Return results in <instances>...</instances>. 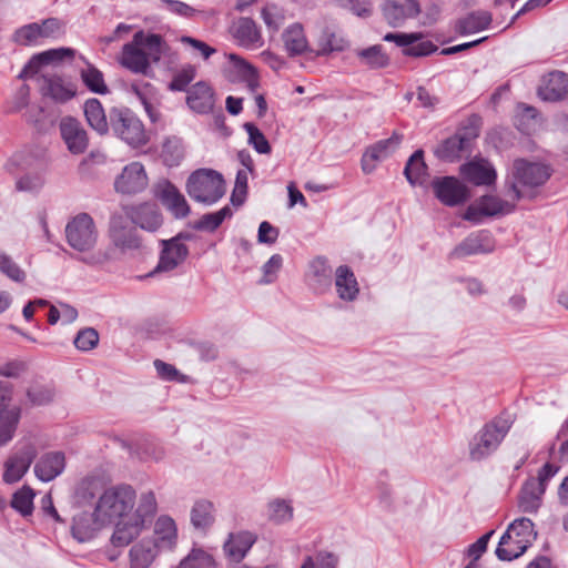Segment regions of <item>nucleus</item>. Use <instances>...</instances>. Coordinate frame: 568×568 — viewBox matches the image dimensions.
I'll use <instances>...</instances> for the list:
<instances>
[{
	"mask_svg": "<svg viewBox=\"0 0 568 568\" xmlns=\"http://www.w3.org/2000/svg\"><path fill=\"white\" fill-rule=\"evenodd\" d=\"M233 37L246 48L262 45V37L256 23L250 18H240L232 28Z\"/></svg>",
	"mask_w": 568,
	"mask_h": 568,
	"instance_id": "nucleus-30",
	"label": "nucleus"
},
{
	"mask_svg": "<svg viewBox=\"0 0 568 568\" xmlns=\"http://www.w3.org/2000/svg\"><path fill=\"white\" fill-rule=\"evenodd\" d=\"M133 92L136 94L141 103L143 104L150 119L156 121V115L152 105L153 87L150 83L133 84Z\"/></svg>",
	"mask_w": 568,
	"mask_h": 568,
	"instance_id": "nucleus-56",
	"label": "nucleus"
},
{
	"mask_svg": "<svg viewBox=\"0 0 568 568\" xmlns=\"http://www.w3.org/2000/svg\"><path fill=\"white\" fill-rule=\"evenodd\" d=\"M261 18L271 34L276 33L285 21L283 10L273 3H267L261 9Z\"/></svg>",
	"mask_w": 568,
	"mask_h": 568,
	"instance_id": "nucleus-47",
	"label": "nucleus"
},
{
	"mask_svg": "<svg viewBox=\"0 0 568 568\" xmlns=\"http://www.w3.org/2000/svg\"><path fill=\"white\" fill-rule=\"evenodd\" d=\"M34 490L29 486H23L17 490L11 500V507L23 517L30 516L33 511Z\"/></svg>",
	"mask_w": 568,
	"mask_h": 568,
	"instance_id": "nucleus-46",
	"label": "nucleus"
},
{
	"mask_svg": "<svg viewBox=\"0 0 568 568\" xmlns=\"http://www.w3.org/2000/svg\"><path fill=\"white\" fill-rule=\"evenodd\" d=\"M84 115L88 124L100 135L109 132V122L101 102L98 99H89L84 103Z\"/></svg>",
	"mask_w": 568,
	"mask_h": 568,
	"instance_id": "nucleus-35",
	"label": "nucleus"
},
{
	"mask_svg": "<svg viewBox=\"0 0 568 568\" xmlns=\"http://www.w3.org/2000/svg\"><path fill=\"white\" fill-rule=\"evenodd\" d=\"M20 413L19 407L0 412V446L12 439L20 419Z\"/></svg>",
	"mask_w": 568,
	"mask_h": 568,
	"instance_id": "nucleus-42",
	"label": "nucleus"
},
{
	"mask_svg": "<svg viewBox=\"0 0 568 568\" xmlns=\"http://www.w3.org/2000/svg\"><path fill=\"white\" fill-rule=\"evenodd\" d=\"M268 519L276 524L287 523L293 518V507L290 501L275 499L267 505Z\"/></svg>",
	"mask_w": 568,
	"mask_h": 568,
	"instance_id": "nucleus-48",
	"label": "nucleus"
},
{
	"mask_svg": "<svg viewBox=\"0 0 568 568\" xmlns=\"http://www.w3.org/2000/svg\"><path fill=\"white\" fill-rule=\"evenodd\" d=\"M186 191L194 201L211 205L224 195L225 183L219 172L200 169L189 176Z\"/></svg>",
	"mask_w": 568,
	"mask_h": 568,
	"instance_id": "nucleus-7",
	"label": "nucleus"
},
{
	"mask_svg": "<svg viewBox=\"0 0 568 568\" xmlns=\"http://www.w3.org/2000/svg\"><path fill=\"white\" fill-rule=\"evenodd\" d=\"M65 467V458L62 453L52 452L44 454L34 465V474L41 481H51L58 477Z\"/></svg>",
	"mask_w": 568,
	"mask_h": 568,
	"instance_id": "nucleus-26",
	"label": "nucleus"
},
{
	"mask_svg": "<svg viewBox=\"0 0 568 568\" xmlns=\"http://www.w3.org/2000/svg\"><path fill=\"white\" fill-rule=\"evenodd\" d=\"M247 176H248L247 170H239L236 173L235 185H234V190H233V194H232V202L234 204L240 205L243 202V199L240 196H244L246 194Z\"/></svg>",
	"mask_w": 568,
	"mask_h": 568,
	"instance_id": "nucleus-62",
	"label": "nucleus"
},
{
	"mask_svg": "<svg viewBox=\"0 0 568 568\" xmlns=\"http://www.w3.org/2000/svg\"><path fill=\"white\" fill-rule=\"evenodd\" d=\"M383 16L390 27H400L420 12L417 0H387L382 7Z\"/></svg>",
	"mask_w": 568,
	"mask_h": 568,
	"instance_id": "nucleus-16",
	"label": "nucleus"
},
{
	"mask_svg": "<svg viewBox=\"0 0 568 568\" xmlns=\"http://www.w3.org/2000/svg\"><path fill=\"white\" fill-rule=\"evenodd\" d=\"M214 93L204 82H197L187 91L186 103L196 113L205 114L213 110Z\"/></svg>",
	"mask_w": 568,
	"mask_h": 568,
	"instance_id": "nucleus-27",
	"label": "nucleus"
},
{
	"mask_svg": "<svg viewBox=\"0 0 568 568\" xmlns=\"http://www.w3.org/2000/svg\"><path fill=\"white\" fill-rule=\"evenodd\" d=\"M402 139L400 134L394 132L390 138L378 141L367 149L362 158V170L366 174L372 173L375 169V163L392 154L399 146Z\"/></svg>",
	"mask_w": 568,
	"mask_h": 568,
	"instance_id": "nucleus-20",
	"label": "nucleus"
},
{
	"mask_svg": "<svg viewBox=\"0 0 568 568\" xmlns=\"http://www.w3.org/2000/svg\"><path fill=\"white\" fill-rule=\"evenodd\" d=\"M550 178V170L541 163L528 162L524 159L514 161L511 180L508 182L514 201L524 199L525 189H534L542 185Z\"/></svg>",
	"mask_w": 568,
	"mask_h": 568,
	"instance_id": "nucleus-6",
	"label": "nucleus"
},
{
	"mask_svg": "<svg viewBox=\"0 0 568 568\" xmlns=\"http://www.w3.org/2000/svg\"><path fill=\"white\" fill-rule=\"evenodd\" d=\"M355 55L361 65L372 70L386 68L389 64V58L379 44L356 49Z\"/></svg>",
	"mask_w": 568,
	"mask_h": 568,
	"instance_id": "nucleus-37",
	"label": "nucleus"
},
{
	"mask_svg": "<svg viewBox=\"0 0 568 568\" xmlns=\"http://www.w3.org/2000/svg\"><path fill=\"white\" fill-rule=\"evenodd\" d=\"M463 176L475 185H489L496 180V171L488 161H473L460 168Z\"/></svg>",
	"mask_w": 568,
	"mask_h": 568,
	"instance_id": "nucleus-28",
	"label": "nucleus"
},
{
	"mask_svg": "<svg viewBox=\"0 0 568 568\" xmlns=\"http://www.w3.org/2000/svg\"><path fill=\"white\" fill-rule=\"evenodd\" d=\"M348 47L347 40L339 33L326 29L320 39V55H326L331 52H341Z\"/></svg>",
	"mask_w": 568,
	"mask_h": 568,
	"instance_id": "nucleus-44",
	"label": "nucleus"
},
{
	"mask_svg": "<svg viewBox=\"0 0 568 568\" xmlns=\"http://www.w3.org/2000/svg\"><path fill=\"white\" fill-rule=\"evenodd\" d=\"M110 126L121 140L131 146H141L148 142L144 126L129 109L113 108L110 111Z\"/></svg>",
	"mask_w": 568,
	"mask_h": 568,
	"instance_id": "nucleus-8",
	"label": "nucleus"
},
{
	"mask_svg": "<svg viewBox=\"0 0 568 568\" xmlns=\"http://www.w3.org/2000/svg\"><path fill=\"white\" fill-rule=\"evenodd\" d=\"M229 60L230 72L233 74L232 80L244 82L247 89L254 93L260 85L255 68L234 53L229 54Z\"/></svg>",
	"mask_w": 568,
	"mask_h": 568,
	"instance_id": "nucleus-29",
	"label": "nucleus"
},
{
	"mask_svg": "<svg viewBox=\"0 0 568 568\" xmlns=\"http://www.w3.org/2000/svg\"><path fill=\"white\" fill-rule=\"evenodd\" d=\"M40 90L44 97L58 103L71 100L77 93L75 85L59 75H42Z\"/></svg>",
	"mask_w": 568,
	"mask_h": 568,
	"instance_id": "nucleus-21",
	"label": "nucleus"
},
{
	"mask_svg": "<svg viewBox=\"0 0 568 568\" xmlns=\"http://www.w3.org/2000/svg\"><path fill=\"white\" fill-rule=\"evenodd\" d=\"M493 21L488 11H474L457 22V31L462 34L476 33L486 30Z\"/></svg>",
	"mask_w": 568,
	"mask_h": 568,
	"instance_id": "nucleus-40",
	"label": "nucleus"
},
{
	"mask_svg": "<svg viewBox=\"0 0 568 568\" xmlns=\"http://www.w3.org/2000/svg\"><path fill=\"white\" fill-rule=\"evenodd\" d=\"M60 135L70 153L82 154L89 146V136L79 120L64 116L59 122Z\"/></svg>",
	"mask_w": 568,
	"mask_h": 568,
	"instance_id": "nucleus-12",
	"label": "nucleus"
},
{
	"mask_svg": "<svg viewBox=\"0 0 568 568\" xmlns=\"http://www.w3.org/2000/svg\"><path fill=\"white\" fill-rule=\"evenodd\" d=\"M178 568H215L213 557L201 549H193L183 560H181Z\"/></svg>",
	"mask_w": 568,
	"mask_h": 568,
	"instance_id": "nucleus-50",
	"label": "nucleus"
},
{
	"mask_svg": "<svg viewBox=\"0 0 568 568\" xmlns=\"http://www.w3.org/2000/svg\"><path fill=\"white\" fill-rule=\"evenodd\" d=\"M0 273L13 282H24L27 274L18 263L3 250H0Z\"/></svg>",
	"mask_w": 568,
	"mask_h": 568,
	"instance_id": "nucleus-49",
	"label": "nucleus"
},
{
	"mask_svg": "<svg viewBox=\"0 0 568 568\" xmlns=\"http://www.w3.org/2000/svg\"><path fill=\"white\" fill-rule=\"evenodd\" d=\"M53 389L45 385L34 384L27 389V398L33 406L45 405L53 399Z\"/></svg>",
	"mask_w": 568,
	"mask_h": 568,
	"instance_id": "nucleus-54",
	"label": "nucleus"
},
{
	"mask_svg": "<svg viewBox=\"0 0 568 568\" xmlns=\"http://www.w3.org/2000/svg\"><path fill=\"white\" fill-rule=\"evenodd\" d=\"M98 493L97 483L93 479L85 478L80 481L75 489V499L78 503L91 501Z\"/></svg>",
	"mask_w": 568,
	"mask_h": 568,
	"instance_id": "nucleus-60",
	"label": "nucleus"
},
{
	"mask_svg": "<svg viewBox=\"0 0 568 568\" xmlns=\"http://www.w3.org/2000/svg\"><path fill=\"white\" fill-rule=\"evenodd\" d=\"M95 508L104 525L115 524L112 545L125 547L151 525L158 513V499L153 490H145L136 501L135 490L129 485H120L104 490Z\"/></svg>",
	"mask_w": 568,
	"mask_h": 568,
	"instance_id": "nucleus-1",
	"label": "nucleus"
},
{
	"mask_svg": "<svg viewBox=\"0 0 568 568\" xmlns=\"http://www.w3.org/2000/svg\"><path fill=\"white\" fill-rule=\"evenodd\" d=\"M283 41L290 55L302 54L308 48L304 30L301 24L288 27L283 33Z\"/></svg>",
	"mask_w": 568,
	"mask_h": 568,
	"instance_id": "nucleus-41",
	"label": "nucleus"
},
{
	"mask_svg": "<svg viewBox=\"0 0 568 568\" xmlns=\"http://www.w3.org/2000/svg\"><path fill=\"white\" fill-rule=\"evenodd\" d=\"M125 214L134 224L149 232H155L163 223L159 207L152 203L125 207Z\"/></svg>",
	"mask_w": 568,
	"mask_h": 568,
	"instance_id": "nucleus-19",
	"label": "nucleus"
},
{
	"mask_svg": "<svg viewBox=\"0 0 568 568\" xmlns=\"http://www.w3.org/2000/svg\"><path fill=\"white\" fill-rule=\"evenodd\" d=\"M511 427V420L498 416L485 424L469 443V457L471 460H483L495 453Z\"/></svg>",
	"mask_w": 568,
	"mask_h": 568,
	"instance_id": "nucleus-5",
	"label": "nucleus"
},
{
	"mask_svg": "<svg viewBox=\"0 0 568 568\" xmlns=\"http://www.w3.org/2000/svg\"><path fill=\"white\" fill-rule=\"evenodd\" d=\"M189 254L185 244L180 242L179 239L163 241V248L160 255V261L155 268L156 272H169L178 267Z\"/></svg>",
	"mask_w": 568,
	"mask_h": 568,
	"instance_id": "nucleus-23",
	"label": "nucleus"
},
{
	"mask_svg": "<svg viewBox=\"0 0 568 568\" xmlns=\"http://www.w3.org/2000/svg\"><path fill=\"white\" fill-rule=\"evenodd\" d=\"M437 50V47L432 41H416L403 50L405 55L409 57H425Z\"/></svg>",
	"mask_w": 568,
	"mask_h": 568,
	"instance_id": "nucleus-64",
	"label": "nucleus"
},
{
	"mask_svg": "<svg viewBox=\"0 0 568 568\" xmlns=\"http://www.w3.org/2000/svg\"><path fill=\"white\" fill-rule=\"evenodd\" d=\"M41 38L39 23H29L19 28L13 36L17 43L21 45H32Z\"/></svg>",
	"mask_w": 568,
	"mask_h": 568,
	"instance_id": "nucleus-55",
	"label": "nucleus"
},
{
	"mask_svg": "<svg viewBox=\"0 0 568 568\" xmlns=\"http://www.w3.org/2000/svg\"><path fill=\"white\" fill-rule=\"evenodd\" d=\"M74 50L69 48L51 49L32 58V60L24 67L20 73V78H27L31 73H36L41 64H50L63 61L64 59L73 58Z\"/></svg>",
	"mask_w": 568,
	"mask_h": 568,
	"instance_id": "nucleus-34",
	"label": "nucleus"
},
{
	"mask_svg": "<svg viewBox=\"0 0 568 568\" xmlns=\"http://www.w3.org/2000/svg\"><path fill=\"white\" fill-rule=\"evenodd\" d=\"M534 524L528 518L514 520L501 536L496 556L500 560H513L521 556L536 539Z\"/></svg>",
	"mask_w": 568,
	"mask_h": 568,
	"instance_id": "nucleus-4",
	"label": "nucleus"
},
{
	"mask_svg": "<svg viewBox=\"0 0 568 568\" xmlns=\"http://www.w3.org/2000/svg\"><path fill=\"white\" fill-rule=\"evenodd\" d=\"M184 156V149L181 139L176 136L166 138L162 144L161 158L165 165L178 166Z\"/></svg>",
	"mask_w": 568,
	"mask_h": 568,
	"instance_id": "nucleus-43",
	"label": "nucleus"
},
{
	"mask_svg": "<svg viewBox=\"0 0 568 568\" xmlns=\"http://www.w3.org/2000/svg\"><path fill=\"white\" fill-rule=\"evenodd\" d=\"M154 195L176 219L189 215L190 206L184 195L170 181L163 180L156 183Z\"/></svg>",
	"mask_w": 568,
	"mask_h": 568,
	"instance_id": "nucleus-13",
	"label": "nucleus"
},
{
	"mask_svg": "<svg viewBox=\"0 0 568 568\" xmlns=\"http://www.w3.org/2000/svg\"><path fill=\"white\" fill-rule=\"evenodd\" d=\"M334 284L337 296L345 302H353L359 294V285L354 272L347 265L335 270Z\"/></svg>",
	"mask_w": 568,
	"mask_h": 568,
	"instance_id": "nucleus-24",
	"label": "nucleus"
},
{
	"mask_svg": "<svg viewBox=\"0 0 568 568\" xmlns=\"http://www.w3.org/2000/svg\"><path fill=\"white\" fill-rule=\"evenodd\" d=\"M190 519L195 530L206 532L215 521L214 504L207 499L196 500L191 508Z\"/></svg>",
	"mask_w": 568,
	"mask_h": 568,
	"instance_id": "nucleus-31",
	"label": "nucleus"
},
{
	"mask_svg": "<svg viewBox=\"0 0 568 568\" xmlns=\"http://www.w3.org/2000/svg\"><path fill=\"white\" fill-rule=\"evenodd\" d=\"M149 179L144 166L140 162L125 165L114 181V189L121 194H136L145 190Z\"/></svg>",
	"mask_w": 568,
	"mask_h": 568,
	"instance_id": "nucleus-11",
	"label": "nucleus"
},
{
	"mask_svg": "<svg viewBox=\"0 0 568 568\" xmlns=\"http://www.w3.org/2000/svg\"><path fill=\"white\" fill-rule=\"evenodd\" d=\"M103 526L97 516V508L93 513L79 511L73 516L71 534L79 542H84L92 539Z\"/></svg>",
	"mask_w": 568,
	"mask_h": 568,
	"instance_id": "nucleus-22",
	"label": "nucleus"
},
{
	"mask_svg": "<svg viewBox=\"0 0 568 568\" xmlns=\"http://www.w3.org/2000/svg\"><path fill=\"white\" fill-rule=\"evenodd\" d=\"M80 75L90 91L99 94L108 93L109 89L104 82L103 74L94 65L88 63L87 68L81 70Z\"/></svg>",
	"mask_w": 568,
	"mask_h": 568,
	"instance_id": "nucleus-45",
	"label": "nucleus"
},
{
	"mask_svg": "<svg viewBox=\"0 0 568 568\" xmlns=\"http://www.w3.org/2000/svg\"><path fill=\"white\" fill-rule=\"evenodd\" d=\"M546 490L537 485V481L532 478L525 483L520 496L519 507L524 513H535L540 506L541 496Z\"/></svg>",
	"mask_w": 568,
	"mask_h": 568,
	"instance_id": "nucleus-39",
	"label": "nucleus"
},
{
	"mask_svg": "<svg viewBox=\"0 0 568 568\" xmlns=\"http://www.w3.org/2000/svg\"><path fill=\"white\" fill-rule=\"evenodd\" d=\"M495 248L489 232L480 231L469 234L449 253V258L462 260L471 255L491 253Z\"/></svg>",
	"mask_w": 568,
	"mask_h": 568,
	"instance_id": "nucleus-15",
	"label": "nucleus"
},
{
	"mask_svg": "<svg viewBox=\"0 0 568 568\" xmlns=\"http://www.w3.org/2000/svg\"><path fill=\"white\" fill-rule=\"evenodd\" d=\"M178 540V528L173 518L161 515L154 524V539L151 540L159 549L172 550Z\"/></svg>",
	"mask_w": 568,
	"mask_h": 568,
	"instance_id": "nucleus-25",
	"label": "nucleus"
},
{
	"mask_svg": "<svg viewBox=\"0 0 568 568\" xmlns=\"http://www.w3.org/2000/svg\"><path fill=\"white\" fill-rule=\"evenodd\" d=\"M159 551H162L151 540H142L130 550L132 568H148L155 559Z\"/></svg>",
	"mask_w": 568,
	"mask_h": 568,
	"instance_id": "nucleus-38",
	"label": "nucleus"
},
{
	"mask_svg": "<svg viewBox=\"0 0 568 568\" xmlns=\"http://www.w3.org/2000/svg\"><path fill=\"white\" fill-rule=\"evenodd\" d=\"M41 38H57L63 33L64 23L58 18H49L39 23Z\"/></svg>",
	"mask_w": 568,
	"mask_h": 568,
	"instance_id": "nucleus-61",
	"label": "nucleus"
},
{
	"mask_svg": "<svg viewBox=\"0 0 568 568\" xmlns=\"http://www.w3.org/2000/svg\"><path fill=\"white\" fill-rule=\"evenodd\" d=\"M282 265V256L280 254L272 255L262 267L263 277L261 278L260 282L263 284L273 283L276 280L277 273L281 270Z\"/></svg>",
	"mask_w": 568,
	"mask_h": 568,
	"instance_id": "nucleus-57",
	"label": "nucleus"
},
{
	"mask_svg": "<svg viewBox=\"0 0 568 568\" xmlns=\"http://www.w3.org/2000/svg\"><path fill=\"white\" fill-rule=\"evenodd\" d=\"M232 215V210L229 206H224L214 213L204 214L195 224V229L203 231H214L222 222Z\"/></svg>",
	"mask_w": 568,
	"mask_h": 568,
	"instance_id": "nucleus-51",
	"label": "nucleus"
},
{
	"mask_svg": "<svg viewBox=\"0 0 568 568\" xmlns=\"http://www.w3.org/2000/svg\"><path fill=\"white\" fill-rule=\"evenodd\" d=\"M44 185V178L40 173H28L17 181V189L24 192H38Z\"/></svg>",
	"mask_w": 568,
	"mask_h": 568,
	"instance_id": "nucleus-59",
	"label": "nucleus"
},
{
	"mask_svg": "<svg viewBox=\"0 0 568 568\" xmlns=\"http://www.w3.org/2000/svg\"><path fill=\"white\" fill-rule=\"evenodd\" d=\"M68 244L79 253L84 254L81 261L88 265H102L109 261V254L103 250L93 251L98 242V230L93 219L87 213L74 216L65 226Z\"/></svg>",
	"mask_w": 568,
	"mask_h": 568,
	"instance_id": "nucleus-2",
	"label": "nucleus"
},
{
	"mask_svg": "<svg viewBox=\"0 0 568 568\" xmlns=\"http://www.w3.org/2000/svg\"><path fill=\"white\" fill-rule=\"evenodd\" d=\"M332 275L333 270L328 261L323 256H317L310 262L305 276L311 290L315 293L324 294L332 286Z\"/></svg>",
	"mask_w": 568,
	"mask_h": 568,
	"instance_id": "nucleus-18",
	"label": "nucleus"
},
{
	"mask_svg": "<svg viewBox=\"0 0 568 568\" xmlns=\"http://www.w3.org/2000/svg\"><path fill=\"white\" fill-rule=\"evenodd\" d=\"M511 201H505L496 195H484L468 206L464 214L467 221L477 222L481 216H495L509 214L515 210L513 193L509 191Z\"/></svg>",
	"mask_w": 568,
	"mask_h": 568,
	"instance_id": "nucleus-10",
	"label": "nucleus"
},
{
	"mask_svg": "<svg viewBox=\"0 0 568 568\" xmlns=\"http://www.w3.org/2000/svg\"><path fill=\"white\" fill-rule=\"evenodd\" d=\"M568 93V75L561 71L550 72L539 89V95L546 101H558Z\"/></svg>",
	"mask_w": 568,
	"mask_h": 568,
	"instance_id": "nucleus-32",
	"label": "nucleus"
},
{
	"mask_svg": "<svg viewBox=\"0 0 568 568\" xmlns=\"http://www.w3.org/2000/svg\"><path fill=\"white\" fill-rule=\"evenodd\" d=\"M433 187L438 200L448 206L458 205L469 196L467 187L453 176L435 180Z\"/></svg>",
	"mask_w": 568,
	"mask_h": 568,
	"instance_id": "nucleus-17",
	"label": "nucleus"
},
{
	"mask_svg": "<svg viewBox=\"0 0 568 568\" xmlns=\"http://www.w3.org/2000/svg\"><path fill=\"white\" fill-rule=\"evenodd\" d=\"M477 132L471 129L469 131H459L453 136L443 141L435 150L437 158L454 162L470 150L471 143L477 136Z\"/></svg>",
	"mask_w": 568,
	"mask_h": 568,
	"instance_id": "nucleus-14",
	"label": "nucleus"
},
{
	"mask_svg": "<svg viewBox=\"0 0 568 568\" xmlns=\"http://www.w3.org/2000/svg\"><path fill=\"white\" fill-rule=\"evenodd\" d=\"M99 342L98 332L93 328H84L74 338V345L80 351H91Z\"/></svg>",
	"mask_w": 568,
	"mask_h": 568,
	"instance_id": "nucleus-58",
	"label": "nucleus"
},
{
	"mask_svg": "<svg viewBox=\"0 0 568 568\" xmlns=\"http://www.w3.org/2000/svg\"><path fill=\"white\" fill-rule=\"evenodd\" d=\"M255 542V536L250 531L231 534L224 544V551L234 561H240Z\"/></svg>",
	"mask_w": 568,
	"mask_h": 568,
	"instance_id": "nucleus-33",
	"label": "nucleus"
},
{
	"mask_svg": "<svg viewBox=\"0 0 568 568\" xmlns=\"http://www.w3.org/2000/svg\"><path fill=\"white\" fill-rule=\"evenodd\" d=\"M110 231L116 245L122 247L135 246V241L126 236L124 232V219L121 215H112L110 220Z\"/></svg>",
	"mask_w": 568,
	"mask_h": 568,
	"instance_id": "nucleus-52",
	"label": "nucleus"
},
{
	"mask_svg": "<svg viewBox=\"0 0 568 568\" xmlns=\"http://www.w3.org/2000/svg\"><path fill=\"white\" fill-rule=\"evenodd\" d=\"M37 455L38 448L32 440L19 442L4 462L3 481L7 484L19 481L27 474Z\"/></svg>",
	"mask_w": 568,
	"mask_h": 568,
	"instance_id": "nucleus-9",
	"label": "nucleus"
},
{
	"mask_svg": "<svg viewBox=\"0 0 568 568\" xmlns=\"http://www.w3.org/2000/svg\"><path fill=\"white\" fill-rule=\"evenodd\" d=\"M428 168L424 161L423 150L415 151L408 159L404 174L412 185H425L428 178Z\"/></svg>",
	"mask_w": 568,
	"mask_h": 568,
	"instance_id": "nucleus-36",
	"label": "nucleus"
},
{
	"mask_svg": "<svg viewBox=\"0 0 568 568\" xmlns=\"http://www.w3.org/2000/svg\"><path fill=\"white\" fill-rule=\"evenodd\" d=\"M194 77L195 70L193 68L183 69L174 75L173 80L169 84V88L172 91H183L194 79Z\"/></svg>",
	"mask_w": 568,
	"mask_h": 568,
	"instance_id": "nucleus-63",
	"label": "nucleus"
},
{
	"mask_svg": "<svg viewBox=\"0 0 568 568\" xmlns=\"http://www.w3.org/2000/svg\"><path fill=\"white\" fill-rule=\"evenodd\" d=\"M162 38L159 34H145L139 31L133 40L122 48L121 64L134 73L146 74L151 64L161 59Z\"/></svg>",
	"mask_w": 568,
	"mask_h": 568,
	"instance_id": "nucleus-3",
	"label": "nucleus"
},
{
	"mask_svg": "<svg viewBox=\"0 0 568 568\" xmlns=\"http://www.w3.org/2000/svg\"><path fill=\"white\" fill-rule=\"evenodd\" d=\"M244 129L248 134V144L252 145L256 152L261 154H268L271 152L268 141L256 125L247 122L244 124Z\"/></svg>",
	"mask_w": 568,
	"mask_h": 568,
	"instance_id": "nucleus-53",
	"label": "nucleus"
}]
</instances>
